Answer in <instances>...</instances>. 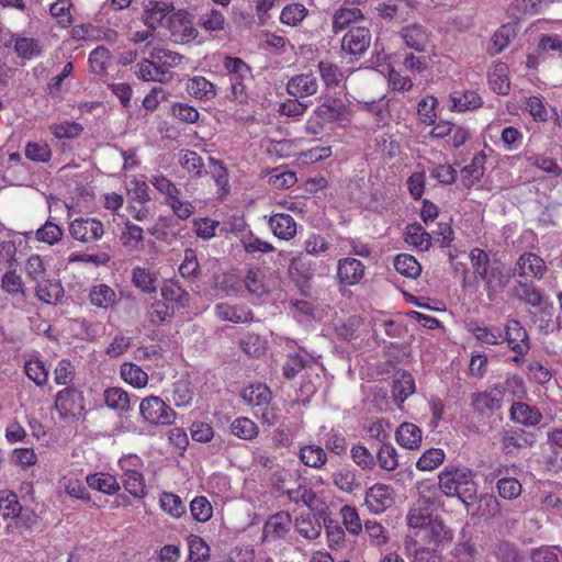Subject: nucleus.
Wrapping results in <instances>:
<instances>
[{"label":"nucleus","instance_id":"obj_1","mask_svg":"<svg viewBox=\"0 0 562 562\" xmlns=\"http://www.w3.org/2000/svg\"><path fill=\"white\" fill-rule=\"evenodd\" d=\"M439 486L447 496H457L470 512L472 501L476 497V486L468 469L452 468L439 474Z\"/></svg>","mask_w":562,"mask_h":562},{"label":"nucleus","instance_id":"obj_2","mask_svg":"<svg viewBox=\"0 0 562 562\" xmlns=\"http://www.w3.org/2000/svg\"><path fill=\"white\" fill-rule=\"evenodd\" d=\"M241 398L255 409V416L263 424L272 426L278 422V409L271 405L272 393L266 384H250L241 391Z\"/></svg>","mask_w":562,"mask_h":562},{"label":"nucleus","instance_id":"obj_3","mask_svg":"<svg viewBox=\"0 0 562 562\" xmlns=\"http://www.w3.org/2000/svg\"><path fill=\"white\" fill-rule=\"evenodd\" d=\"M451 539L448 530L440 520L417 529L405 540V549L411 552L412 547L422 546L431 550H437L441 544Z\"/></svg>","mask_w":562,"mask_h":562},{"label":"nucleus","instance_id":"obj_4","mask_svg":"<svg viewBox=\"0 0 562 562\" xmlns=\"http://www.w3.org/2000/svg\"><path fill=\"white\" fill-rule=\"evenodd\" d=\"M142 419L151 426H170L175 423L177 413L159 396L149 395L139 403Z\"/></svg>","mask_w":562,"mask_h":562},{"label":"nucleus","instance_id":"obj_5","mask_svg":"<svg viewBox=\"0 0 562 562\" xmlns=\"http://www.w3.org/2000/svg\"><path fill=\"white\" fill-rule=\"evenodd\" d=\"M429 135L431 138L446 139L449 148L458 149L462 147L471 137L470 128L464 125H458L448 120L435 121Z\"/></svg>","mask_w":562,"mask_h":562},{"label":"nucleus","instance_id":"obj_6","mask_svg":"<svg viewBox=\"0 0 562 562\" xmlns=\"http://www.w3.org/2000/svg\"><path fill=\"white\" fill-rule=\"evenodd\" d=\"M548 268L544 260L535 252H524L519 256L513 270V277L516 281L541 280Z\"/></svg>","mask_w":562,"mask_h":562},{"label":"nucleus","instance_id":"obj_7","mask_svg":"<svg viewBox=\"0 0 562 562\" xmlns=\"http://www.w3.org/2000/svg\"><path fill=\"white\" fill-rule=\"evenodd\" d=\"M504 341L507 342L508 348L515 353L512 360L516 363H520L530 350L528 333L517 319H509L506 323Z\"/></svg>","mask_w":562,"mask_h":562},{"label":"nucleus","instance_id":"obj_8","mask_svg":"<svg viewBox=\"0 0 562 562\" xmlns=\"http://www.w3.org/2000/svg\"><path fill=\"white\" fill-rule=\"evenodd\" d=\"M69 234L82 244L95 243L103 237L104 225L95 217L80 216L69 223Z\"/></svg>","mask_w":562,"mask_h":562},{"label":"nucleus","instance_id":"obj_9","mask_svg":"<svg viewBox=\"0 0 562 562\" xmlns=\"http://www.w3.org/2000/svg\"><path fill=\"white\" fill-rule=\"evenodd\" d=\"M55 408L61 418L80 415L85 409L82 393L72 386L64 387L55 395Z\"/></svg>","mask_w":562,"mask_h":562},{"label":"nucleus","instance_id":"obj_10","mask_svg":"<svg viewBox=\"0 0 562 562\" xmlns=\"http://www.w3.org/2000/svg\"><path fill=\"white\" fill-rule=\"evenodd\" d=\"M505 397V387L502 384L490 386L483 392L471 395V404L474 411L484 414L499 409Z\"/></svg>","mask_w":562,"mask_h":562},{"label":"nucleus","instance_id":"obj_11","mask_svg":"<svg viewBox=\"0 0 562 562\" xmlns=\"http://www.w3.org/2000/svg\"><path fill=\"white\" fill-rule=\"evenodd\" d=\"M395 501L393 488L383 484H375L366 493L364 504L373 514L384 513Z\"/></svg>","mask_w":562,"mask_h":562},{"label":"nucleus","instance_id":"obj_12","mask_svg":"<svg viewBox=\"0 0 562 562\" xmlns=\"http://www.w3.org/2000/svg\"><path fill=\"white\" fill-rule=\"evenodd\" d=\"M371 43L370 30L363 26L351 27L341 40V49L352 56H361Z\"/></svg>","mask_w":562,"mask_h":562},{"label":"nucleus","instance_id":"obj_13","mask_svg":"<svg viewBox=\"0 0 562 562\" xmlns=\"http://www.w3.org/2000/svg\"><path fill=\"white\" fill-rule=\"evenodd\" d=\"M450 112L464 113L482 108L484 101L476 90H456L449 94Z\"/></svg>","mask_w":562,"mask_h":562},{"label":"nucleus","instance_id":"obj_14","mask_svg":"<svg viewBox=\"0 0 562 562\" xmlns=\"http://www.w3.org/2000/svg\"><path fill=\"white\" fill-rule=\"evenodd\" d=\"M214 311L221 321L235 324L250 323L255 317L254 312L246 304L236 305L223 302L216 304Z\"/></svg>","mask_w":562,"mask_h":562},{"label":"nucleus","instance_id":"obj_15","mask_svg":"<svg viewBox=\"0 0 562 562\" xmlns=\"http://www.w3.org/2000/svg\"><path fill=\"white\" fill-rule=\"evenodd\" d=\"M364 265L352 257L340 259L337 265V278L341 284L356 285L364 277Z\"/></svg>","mask_w":562,"mask_h":562},{"label":"nucleus","instance_id":"obj_16","mask_svg":"<svg viewBox=\"0 0 562 562\" xmlns=\"http://www.w3.org/2000/svg\"><path fill=\"white\" fill-rule=\"evenodd\" d=\"M170 33L175 42L186 44L194 41L199 31L186 14L175 13L170 19Z\"/></svg>","mask_w":562,"mask_h":562},{"label":"nucleus","instance_id":"obj_17","mask_svg":"<svg viewBox=\"0 0 562 562\" xmlns=\"http://www.w3.org/2000/svg\"><path fill=\"white\" fill-rule=\"evenodd\" d=\"M510 419L526 427H533L541 423L542 414L535 407L521 401L514 402L509 409Z\"/></svg>","mask_w":562,"mask_h":562},{"label":"nucleus","instance_id":"obj_18","mask_svg":"<svg viewBox=\"0 0 562 562\" xmlns=\"http://www.w3.org/2000/svg\"><path fill=\"white\" fill-rule=\"evenodd\" d=\"M12 44L14 52L23 60H31L42 55V46L36 38L12 34L10 42L4 43V46L9 47Z\"/></svg>","mask_w":562,"mask_h":562},{"label":"nucleus","instance_id":"obj_19","mask_svg":"<svg viewBox=\"0 0 562 562\" xmlns=\"http://www.w3.org/2000/svg\"><path fill=\"white\" fill-rule=\"evenodd\" d=\"M173 5L164 1L147 0L144 2L142 20L147 27L157 29L161 21L173 11Z\"/></svg>","mask_w":562,"mask_h":562},{"label":"nucleus","instance_id":"obj_20","mask_svg":"<svg viewBox=\"0 0 562 562\" xmlns=\"http://www.w3.org/2000/svg\"><path fill=\"white\" fill-rule=\"evenodd\" d=\"M318 82L313 74L292 77L286 83V91L294 98H305L317 92Z\"/></svg>","mask_w":562,"mask_h":562},{"label":"nucleus","instance_id":"obj_21","mask_svg":"<svg viewBox=\"0 0 562 562\" xmlns=\"http://www.w3.org/2000/svg\"><path fill=\"white\" fill-rule=\"evenodd\" d=\"M188 94L199 101H211L216 97L215 85L203 76H194L186 82Z\"/></svg>","mask_w":562,"mask_h":562},{"label":"nucleus","instance_id":"obj_22","mask_svg":"<svg viewBox=\"0 0 562 562\" xmlns=\"http://www.w3.org/2000/svg\"><path fill=\"white\" fill-rule=\"evenodd\" d=\"M161 301L177 312L189 304L190 295L178 283L169 281L160 289Z\"/></svg>","mask_w":562,"mask_h":562},{"label":"nucleus","instance_id":"obj_23","mask_svg":"<svg viewBox=\"0 0 562 562\" xmlns=\"http://www.w3.org/2000/svg\"><path fill=\"white\" fill-rule=\"evenodd\" d=\"M36 283L35 296L45 304H56L65 294L64 286L59 280L42 279Z\"/></svg>","mask_w":562,"mask_h":562},{"label":"nucleus","instance_id":"obj_24","mask_svg":"<svg viewBox=\"0 0 562 562\" xmlns=\"http://www.w3.org/2000/svg\"><path fill=\"white\" fill-rule=\"evenodd\" d=\"M269 227L281 240H290L296 235V222L290 214L276 213L269 218Z\"/></svg>","mask_w":562,"mask_h":562},{"label":"nucleus","instance_id":"obj_25","mask_svg":"<svg viewBox=\"0 0 562 562\" xmlns=\"http://www.w3.org/2000/svg\"><path fill=\"white\" fill-rule=\"evenodd\" d=\"M482 281L485 282L487 297L492 301L507 286L510 273L502 267H493L488 271L487 278H483Z\"/></svg>","mask_w":562,"mask_h":562},{"label":"nucleus","instance_id":"obj_26","mask_svg":"<svg viewBox=\"0 0 562 562\" xmlns=\"http://www.w3.org/2000/svg\"><path fill=\"white\" fill-rule=\"evenodd\" d=\"M291 517L286 513H278L269 518L263 526V539H280L283 538L290 530Z\"/></svg>","mask_w":562,"mask_h":562},{"label":"nucleus","instance_id":"obj_27","mask_svg":"<svg viewBox=\"0 0 562 562\" xmlns=\"http://www.w3.org/2000/svg\"><path fill=\"white\" fill-rule=\"evenodd\" d=\"M315 114L321 117L325 123L345 122L349 121L351 111L341 102H334L333 104L323 103L315 109Z\"/></svg>","mask_w":562,"mask_h":562},{"label":"nucleus","instance_id":"obj_28","mask_svg":"<svg viewBox=\"0 0 562 562\" xmlns=\"http://www.w3.org/2000/svg\"><path fill=\"white\" fill-rule=\"evenodd\" d=\"M89 301L95 307L109 310L116 304L117 296L111 286L101 283L90 289Z\"/></svg>","mask_w":562,"mask_h":562},{"label":"nucleus","instance_id":"obj_29","mask_svg":"<svg viewBox=\"0 0 562 562\" xmlns=\"http://www.w3.org/2000/svg\"><path fill=\"white\" fill-rule=\"evenodd\" d=\"M401 36L408 48L415 49L419 53L425 52L428 43V35L423 26L418 24L405 26L401 32Z\"/></svg>","mask_w":562,"mask_h":562},{"label":"nucleus","instance_id":"obj_30","mask_svg":"<svg viewBox=\"0 0 562 562\" xmlns=\"http://www.w3.org/2000/svg\"><path fill=\"white\" fill-rule=\"evenodd\" d=\"M396 441L405 449H417L422 442V430L414 424L404 423L396 430Z\"/></svg>","mask_w":562,"mask_h":562},{"label":"nucleus","instance_id":"obj_31","mask_svg":"<svg viewBox=\"0 0 562 562\" xmlns=\"http://www.w3.org/2000/svg\"><path fill=\"white\" fill-rule=\"evenodd\" d=\"M105 405L117 412H128L131 409V397L122 387H108L103 392Z\"/></svg>","mask_w":562,"mask_h":562},{"label":"nucleus","instance_id":"obj_32","mask_svg":"<svg viewBox=\"0 0 562 562\" xmlns=\"http://www.w3.org/2000/svg\"><path fill=\"white\" fill-rule=\"evenodd\" d=\"M384 426L390 429L389 424L384 425L383 419H378L368 429L370 437L379 441L376 457H396V450L393 445L384 442V439L387 437Z\"/></svg>","mask_w":562,"mask_h":562},{"label":"nucleus","instance_id":"obj_33","mask_svg":"<svg viewBox=\"0 0 562 562\" xmlns=\"http://www.w3.org/2000/svg\"><path fill=\"white\" fill-rule=\"evenodd\" d=\"M405 241L422 251L431 247V237L418 223H412L406 226Z\"/></svg>","mask_w":562,"mask_h":562},{"label":"nucleus","instance_id":"obj_34","mask_svg":"<svg viewBox=\"0 0 562 562\" xmlns=\"http://www.w3.org/2000/svg\"><path fill=\"white\" fill-rule=\"evenodd\" d=\"M501 443L504 452L510 454L531 446L532 441L528 439L524 430H506L502 436Z\"/></svg>","mask_w":562,"mask_h":562},{"label":"nucleus","instance_id":"obj_35","mask_svg":"<svg viewBox=\"0 0 562 562\" xmlns=\"http://www.w3.org/2000/svg\"><path fill=\"white\" fill-rule=\"evenodd\" d=\"M278 488L284 492L289 499L294 502L295 504L302 503L308 508H314L316 502L315 493L303 485H297V487L289 486L284 481L282 484L278 485Z\"/></svg>","mask_w":562,"mask_h":562},{"label":"nucleus","instance_id":"obj_36","mask_svg":"<svg viewBox=\"0 0 562 562\" xmlns=\"http://www.w3.org/2000/svg\"><path fill=\"white\" fill-rule=\"evenodd\" d=\"M517 285L514 288V295L522 301L525 304L532 307H538L542 303V294L539 289L529 281H516Z\"/></svg>","mask_w":562,"mask_h":562},{"label":"nucleus","instance_id":"obj_37","mask_svg":"<svg viewBox=\"0 0 562 562\" xmlns=\"http://www.w3.org/2000/svg\"><path fill=\"white\" fill-rule=\"evenodd\" d=\"M393 265L395 270L405 278L417 279L422 273L420 263L409 254H398Z\"/></svg>","mask_w":562,"mask_h":562},{"label":"nucleus","instance_id":"obj_38","mask_svg":"<svg viewBox=\"0 0 562 562\" xmlns=\"http://www.w3.org/2000/svg\"><path fill=\"white\" fill-rule=\"evenodd\" d=\"M137 78L144 81H159L162 82L166 77L167 69L157 65L148 58H144L136 65L135 71Z\"/></svg>","mask_w":562,"mask_h":562},{"label":"nucleus","instance_id":"obj_39","mask_svg":"<svg viewBox=\"0 0 562 562\" xmlns=\"http://www.w3.org/2000/svg\"><path fill=\"white\" fill-rule=\"evenodd\" d=\"M507 74L508 67L504 63L495 65L488 74V82L497 94L506 95L509 92L510 83Z\"/></svg>","mask_w":562,"mask_h":562},{"label":"nucleus","instance_id":"obj_40","mask_svg":"<svg viewBox=\"0 0 562 562\" xmlns=\"http://www.w3.org/2000/svg\"><path fill=\"white\" fill-rule=\"evenodd\" d=\"M363 19V14L359 8H349L341 5L333 16V29L334 31L340 32L350 23L357 22Z\"/></svg>","mask_w":562,"mask_h":562},{"label":"nucleus","instance_id":"obj_41","mask_svg":"<svg viewBox=\"0 0 562 562\" xmlns=\"http://www.w3.org/2000/svg\"><path fill=\"white\" fill-rule=\"evenodd\" d=\"M24 373L37 386H44L48 381V369L38 357H32L25 361Z\"/></svg>","mask_w":562,"mask_h":562},{"label":"nucleus","instance_id":"obj_42","mask_svg":"<svg viewBox=\"0 0 562 562\" xmlns=\"http://www.w3.org/2000/svg\"><path fill=\"white\" fill-rule=\"evenodd\" d=\"M121 376L130 385L142 389L148 383V374L139 366L127 362L121 367Z\"/></svg>","mask_w":562,"mask_h":562},{"label":"nucleus","instance_id":"obj_43","mask_svg":"<svg viewBox=\"0 0 562 562\" xmlns=\"http://www.w3.org/2000/svg\"><path fill=\"white\" fill-rule=\"evenodd\" d=\"M22 506L15 493L9 490L0 491V514L3 518L15 519L20 516Z\"/></svg>","mask_w":562,"mask_h":562},{"label":"nucleus","instance_id":"obj_44","mask_svg":"<svg viewBox=\"0 0 562 562\" xmlns=\"http://www.w3.org/2000/svg\"><path fill=\"white\" fill-rule=\"evenodd\" d=\"M175 311L161 300H157L151 303L147 310L146 317L148 322L154 326H160L165 323L170 322L175 315Z\"/></svg>","mask_w":562,"mask_h":562},{"label":"nucleus","instance_id":"obj_45","mask_svg":"<svg viewBox=\"0 0 562 562\" xmlns=\"http://www.w3.org/2000/svg\"><path fill=\"white\" fill-rule=\"evenodd\" d=\"M471 333L482 345L494 346L504 341L503 330L497 326H475Z\"/></svg>","mask_w":562,"mask_h":562},{"label":"nucleus","instance_id":"obj_46","mask_svg":"<svg viewBox=\"0 0 562 562\" xmlns=\"http://www.w3.org/2000/svg\"><path fill=\"white\" fill-rule=\"evenodd\" d=\"M393 395L396 400L404 402L408 396L415 392L414 376L403 371L394 381L392 387Z\"/></svg>","mask_w":562,"mask_h":562},{"label":"nucleus","instance_id":"obj_47","mask_svg":"<svg viewBox=\"0 0 562 562\" xmlns=\"http://www.w3.org/2000/svg\"><path fill=\"white\" fill-rule=\"evenodd\" d=\"M473 273L476 279L487 278L488 271L493 268L490 266V256L481 248H473L469 255Z\"/></svg>","mask_w":562,"mask_h":562},{"label":"nucleus","instance_id":"obj_48","mask_svg":"<svg viewBox=\"0 0 562 562\" xmlns=\"http://www.w3.org/2000/svg\"><path fill=\"white\" fill-rule=\"evenodd\" d=\"M134 285L146 293H155L157 290V276L150 270L142 267L133 269Z\"/></svg>","mask_w":562,"mask_h":562},{"label":"nucleus","instance_id":"obj_49","mask_svg":"<svg viewBox=\"0 0 562 562\" xmlns=\"http://www.w3.org/2000/svg\"><path fill=\"white\" fill-rule=\"evenodd\" d=\"M501 512V504L497 498L490 494H483L477 499V506L473 513L485 520L496 517Z\"/></svg>","mask_w":562,"mask_h":562},{"label":"nucleus","instance_id":"obj_50","mask_svg":"<svg viewBox=\"0 0 562 562\" xmlns=\"http://www.w3.org/2000/svg\"><path fill=\"white\" fill-rule=\"evenodd\" d=\"M89 487L103 492L105 494H114L119 490L116 479L106 473H97L87 476Z\"/></svg>","mask_w":562,"mask_h":562},{"label":"nucleus","instance_id":"obj_51","mask_svg":"<svg viewBox=\"0 0 562 562\" xmlns=\"http://www.w3.org/2000/svg\"><path fill=\"white\" fill-rule=\"evenodd\" d=\"M524 110L532 117L536 123H546L549 120V112L538 95H530L524 100Z\"/></svg>","mask_w":562,"mask_h":562},{"label":"nucleus","instance_id":"obj_52","mask_svg":"<svg viewBox=\"0 0 562 562\" xmlns=\"http://www.w3.org/2000/svg\"><path fill=\"white\" fill-rule=\"evenodd\" d=\"M307 13L308 10L305 5L301 3H290L281 10L280 22L289 26H296L302 23Z\"/></svg>","mask_w":562,"mask_h":562},{"label":"nucleus","instance_id":"obj_53","mask_svg":"<svg viewBox=\"0 0 562 562\" xmlns=\"http://www.w3.org/2000/svg\"><path fill=\"white\" fill-rule=\"evenodd\" d=\"M438 103V99L434 95H426L419 100L417 104V114L424 124H435V121L437 120L436 109Z\"/></svg>","mask_w":562,"mask_h":562},{"label":"nucleus","instance_id":"obj_54","mask_svg":"<svg viewBox=\"0 0 562 562\" xmlns=\"http://www.w3.org/2000/svg\"><path fill=\"white\" fill-rule=\"evenodd\" d=\"M231 431L240 439L251 440L257 437L258 427L250 418L238 417L232 423Z\"/></svg>","mask_w":562,"mask_h":562},{"label":"nucleus","instance_id":"obj_55","mask_svg":"<svg viewBox=\"0 0 562 562\" xmlns=\"http://www.w3.org/2000/svg\"><path fill=\"white\" fill-rule=\"evenodd\" d=\"M224 68L227 71L228 79H249L250 68L249 66L238 57L227 56L224 59Z\"/></svg>","mask_w":562,"mask_h":562},{"label":"nucleus","instance_id":"obj_56","mask_svg":"<svg viewBox=\"0 0 562 562\" xmlns=\"http://www.w3.org/2000/svg\"><path fill=\"white\" fill-rule=\"evenodd\" d=\"M180 164L192 177H201L205 171L202 157L193 150H182Z\"/></svg>","mask_w":562,"mask_h":562},{"label":"nucleus","instance_id":"obj_57","mask_svg":"<svg viewBox=\"0 0 562 562\" xmlns=\"http://www.w3.org/2000/svg\"><path fill=\"white\" fill-rule=\"evenodd\" d=\"M210 558V548L199 536L189 538L188 562H205Z\"/></svg>","mask_w":562,"mask_h":562},{"label":"nucleus","instance_id":"obj_58","mask_svg":"<svg viewBox=\"0 0 562 562\" xmlns=\"http://www.w3.org/2000/svg\"><path fill=\"white\" fill-rule=\"evenodd\" d=\"M432 512L425 510L420 506L413 505L407 514V522L413 532L428 524H432L436 519L431 518Z\"/></svg>","mask_w":562,"mask_h":562},{"label":"nucleus","instance_id":"obj_59","mask_svg":"<svg viewBox=\"0 0 562 562\" xmlns=\"http://www.w3.org/2000/svg\"><path fill=\"white\" fill-rule=\"evenodd\" d=\"M83 127L77 122H60L49 126V132L58 139L75 138L81 134Z\"/></svg>","mask_w":562,"mask_h":562},{"label":"nucleus","instance_id":"obj_60","mask_svg":"<svg viewBox=\"0 0 562 562\" xmlns=\"http://www.w3.org/2000/svg\"><path fill=\"white\" fill-rule=\"evenodd\" d=\"M111 53L104 46H98L89 55V66L92 72L101 75L105 71Z\"/></svg>","mask_w":562,"mask_h":562},{"label":"nucleus","instance_id":"obj_61","mask_svg":"<svg viewBox=\"0 0 562 562\" xmlns=\"http://www.w3.org/2000/svg\"><path fill=\"white\" fill-rule=\"evenodd\" d=\"M123 485L125 490L135 497H142L145 494L143 476L135 470H128L123 474Z\"/></svg>","mask_w":562,"mask_h":562},{"label":"nucleus","instance_id":"obj_62","mask_svg":"<svg viewBox=\"0 0 562 562\" xmlns=\"http://www.w3.org/2000/svg\"><path fill=\"white\" fill-rule=\"evenodd\" d=\"M75 376L76 371L71 361L68 359L59 360L54 370V382L57 385L69 386V384L75 380Z\"/></svg>","mask_w":562,"mask_h":562},{"label":"nucleus","instance_id":"obj_63","mask_svg":"<svg viewBox=\"0 0 562 562\" xmlns=\"http://www.w3.org/2000/svg\"><path fill=\"white\" fill-rule=\"evenodd\" d=\"M171 113L179 122L193 124L199 121L200 113L193 105L183 102H176L171 106Z\"/></svg>","mask_w":562,"mask_h":562},{"label":"nucleus","instance_id":"obj_64","mask_svg":"<svg viewBox=\"0 0 562 562\" xmlns=\"http://www.w3.org/2000/svg\"><path fill=\"white\" fill-rule=\"evenodd\" d=\"M27 159L36 162H48L52 158V149L46 143L29 142L25 146Z\"/></svg>","mask_w":562,"mask_h":562}]
</instances>
